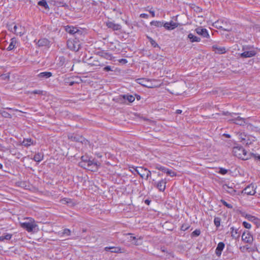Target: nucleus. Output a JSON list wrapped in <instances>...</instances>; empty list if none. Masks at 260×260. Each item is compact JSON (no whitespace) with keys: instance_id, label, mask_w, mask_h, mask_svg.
<instances>
[{"instance_id":"obj_31","label":"nucleus","mask_w":260,"mask_h":260,"mask_svg":"<svg viewBox=\"0 0 260 260\" xmlns=\"http://www.w3.org/2000/svg\"><path fill=\"white\" fill-rule=\"evenodd\" d=\"M150 24L156 27H161L164 25L163 22L158 21H152L150 22Z\"/></svg>"},{"instance_id":"obj_11","label":"nucleus","mask_w":260,"mask_h":260,"mask_svg":"<svg viewBox=\"0 0 260 260\" xmlns=\"http://www.w3.org/2000/svg\"><path fill=\"white\" fill-rule=\"evenodd\" d=\"M163 26L167 30H173L178 26V23L173 21L165 22Z\"/></svg>"},{"instance_id":"obj_14","label":"nucleus","mask_w":260,"mask_h":260,"mask_svg":"<svg viewBox=\"0 0 260 260\" xmlns=\"http://www.w3.org/2000/svg\"><path fill=\"white\" fill-rule=\"evenodd\" d=\"M243 216L247 219L249 221L252 222L256 224L259 223V220L258 218L253 215L244 213L243 214Z\"/></svg>"},{"instance_id":"obj_43","label":"nucleus","mask_w":260,"mask_h":260,"mask_svg":"<svg viewBox=\"0 0 260 260\" xmlns=\"http://www.w3.org/2000/svg\"><path fill=\"white\" fill-rule=\"evenodd\" d=\"M214 222L215 225L218 227L220 225V219L218 217H216L214 218Z\"/></svg>"},{"instance_id":"obj_55","label":"nucleus","mask_w":260,"mask_h":260,"mask_svg":"<svg viewBox=\"0 0 260 260\" xmlns=\"http://www.w3.org/2000/svg\"><path fill=\"white\" fill-rule=\"evenodd\" d=\"M182 112V110H176V113L177 114H180Z\"/></svg>"},{"instance_id":"obj_4","label":"nucleus","mask_w":260,"mask_h":260,"mask_svg":"<svg viewBox=\"0 0 260 260\" xmlns=\"http://www.w3.org/2000/svg\"><path fill=\"white\" fill-rule=\"evenodd\" d=\"M11 31L17 35L22 36L26 33L25 28L20 24H15L13 27L10 28Z\"/></svg>"},{"instance_id":"obj_18","label":"nucleus","mask_w":260,"mask_h":260,"mask_svg":"<svg viewBox=\"0 0 260 260\" xmlns=\"http://www.w3.org/2000/svg\"><path fill=\"white\" fill-rule=\"evenodd\" d=\"M212 48L215 53L218 54H223L226 52V49L223 47L218 46L217 45H213L212 46Z\"/></svg>"},{"instance_id":"obj_34","label":"nucleus","mask_w":260,"mask_h":260,"mask_svg":"<svg viewBox=\"0 0 260 260\" xmlns=\"http://www.w3.org/2000/svg\"><path fill=\"white\" fill-rule=\"evenodd\" d=\"M58 60H59V62L57 63V64L59 67L62 66L65 63V61H66L65 58L63 57H59Z\"/></svg>"},{"instance_id":"obj_36","label":"nucleus","mask_w":260,"mask_h":260,"mask_svg":"<svg viewBox=\"0 0 260 260\" xmlns=\"http://www.w3.org/2000/svg\"><path fill=\"white\" fill-rule=\"evenodd\" d=\"M61 203L62 204H68L72 203L71 199L68 198H64L61 200Z\"/></svg>"},{"instance_id":"obj_26","label":"nucleus","mask_w":260,"mask_h":260,"mask_svg":"<svg viewBox=\"0 0 260 260\" xmlns=\"http://www.w3.org/2000/svg\"><path fill=\"white\" fill-rule=\"evenodd\" d=\"M37 44L39 46H46L49 45V41L46 39H41L38 41Z\"/></svg>"},{"instance_id":"obj_23","label":"nucleus","mask_w":260,"mask_h":260,"mask_svg":"<svg viewBox=\"0 0 260 260\" xmlns=\"http://www.w3.org/2000/svg\"><path fill=\"white\" fill-rule=\"evenodd\" d=\"M66 30L67 32L70 34H75L77 33L79 30L77 28L73 27V26H66Z\"/></svg>"},{"instance_id":"obj_60","label":"nucleus","mask_w":260,"mask_h":260,"mask_svg":"<svg viewBox=\"0 0 260 260\" xmlns=\"http://www.w3.org/2000/svg\"><path fill=\"white\" fill-rule=\"evenodd\" d=\"M187 228H185V227H183V226H182V229L183 230H186Z\"/></svg>"},{"instance_id":"obj_57","label":"nucleus","mask_w":260,"mask_h":260,"mask_svg":"<svg viewBox=\"0 0 260 260\" xmlns=\"http://www.w3.org/2000/svg\"><path fill=\"white\" fill-rule=\"evenodd\" d=\"M3 166L2 164L0 163V169H3Z\"/></svg>"},{"instance_id":"obj_7","label":"nucleus","mask_w":260,"mask_h":260,"mask_svg":"<svg viewBox=\"0 0 260 260\" xmlns=\"http://www.w3.org/2000/svg\"><path fill=\"white\" fill-rule=\"evenodd\" d=\"M213 26L217 28H221L224 30L229 31L231 28L228 26L226 21L223 20H218L213 23Z\"/></svg>"},{"instance_id":"obj_16","label":"nucleus","mask_w":260,"mask_h":260,"mask_svg":"<svg viewBox=\"0 0 260 260\" xmlns=\"http://www.w3.org/2000/svg\"><path fill=\"white\" fill-rule=\"evenodd\" d=\"M106 25L109 28H111L114 30H118L121 29V25L119 24L115 23L114 22L108 21L106 22Z\"/></svg>"},{"instance_id":"obj_12","label":"nucleus","mask_w":260,"mask_h":260,"mask_svg":"<svg viewBox=\"0 0 260 260\" xmlns=\"http://www.w3.org/2000/svg\"><path fill=\"white\" fill-rule=\"evenodd\" d=\"M99 166H100V163L89 161L87 162L86 169L91 171H94L97 170Z\"/></svg>"},{"instance_id":"obj_39","label":"nucleus","mask_w":260,"mask_h":260,"mask_svg":"<svg viewBox=\"0 0 260 260\" xmlns=\"http://www.w3.org/2000/svg\"><path fill=\"white\" fill-rule=\"evenodd\" d=\"M145 179L147 180L148 178L151 176V172L148 170V169H146V171H145Z\"/></svg>"},{"instance_id":"obj_41","label":"nucleus","mask_w":260,"mask_h":260,"mask_svg":"<svg viewBox=\"0 0 260 260\" xmlns=\"http://www.w3.org/2000/svg\"><path fill=\"white\" fill-rule=\"evenodd\" d=\"M231 234L232 237H235L236 235L237 234V230L235 229L234 227H232L231 228Z\"/></svg>"},{"instance_id":"obj_24","label":"nucleus","mask_w":260,"mask_h":260,"mask_svg":"<svg viewBox=\"0 0 260 260\" xmlns=\"http://www.w3.org/2000/svg\"><path fill=\"white\" fill-rule=\"evenodd\" d=\"M106 251L111 250L112 252L114 253H121V249L119 247H106L105 248Z\"/></svg>"},{"instance_id":"obj_8","label":"nucleus","mask_w":260,"mask_h":260,"mask_svg":"<svg viewBox=\"0 0 260 260\" xmlns=\"http://www.w3.org/2000/svg\"><path fill=\"white\" fill-rule=\"evenodd\" d=\"M127 235H129L128 238L129 241L131 242L133 244L135 245H140L142 244V238L139 237L137 238L136 237L133 236L132 234H127Z\"/></svg>"},{"instance_id":"obj_6","label":"nucleus","mask_w":260,"mask_h":260,"mask_svg":"<svg viewBox=\"0 0 260 260\" xmlns=\"http://www.w3.org/2000/svg\"><path fill=\"white\" fill-rule=\"evenodd\" d=\"M139 83L142 85L148 88H155L159 86L158 85L155 84L154 82L156 81L155 80H147L145 79H139Z\"/></svg>"},{"instance_id":"obj_2","label":"nucleus","mask_w":260,"mask_h":260,"mask_svg":"<svg viewBox=\"0 0 260 260\" xmlns=\"http://www.w3.org/2000/svg\"><path fill=\"white\" fill-rule=\"evenodd\" d=\"M226 116V119L231 122L238 124L240 125H244L245 123V119L238 115L236 113H230L226 112L225 114Z\"/></svg>"},{"instance_id":"obj_61","label":"nucleus","mask_w":260,"mask_h":260,"mask_svg":"<svg viewBox=\"0 0 260 260\" xmlns=\"http://www.w3.org/2000/svg\"><path fill=\"white\" fill-rule=\"evenodd\" d=\"M187 228H185V227H183V226H182V229L183 230H186Z\"/></svg>"},{"instance_id":"obj_19","label":"nucleus","mask_w":260,"mask_h":260,"mask_svg":"<svg viewBox=\"0 0 260 260\" xmlns=\"http://www.w3.org/2000/svg\"><path fill=\"white\" fill-rule=\"evenodd\" d=\"M224 247V244L223 242H219L216 248V254L217 256H220L221 251Z\"/></svg>"},{"instance_id":"obj_44","label":"nucleus","mask_w":260,"mask_h":260,"mask_svg":"<svg viewBox=\"0 0 260 260\" xmlns=\"http://www.w3.org/2000/svg\"><path fill=\"white\" fill-rule=\"evenodd\" d=\"M1 114L2 115V116L3 117H7V118H10L11 117V115L8 113V112L5 111H3L1 112Z\"/></svg>"},{"instance_id":"obj_13","label":"nucleus","mask_w":260,"mask_h":260,"mask_svg":"<svg viewBox=\"0 0 260 260\" xmlns=\"http://www.w3.org/2000/svg\"><path fill=\"white\" fill-rule=\"evenodd\" d=\"M243 192L247 195H254L256 192L255 186L252 184L248 185L244 189Z\"/></svg>"},{"instance_id":"obj_50","label":"nucleus","mask_w":260,"mask_h":260,"mask_svg":"<svg viewBox=\"0 0 260 260\" xmlns=\"http://www.w3.org/2000/svg\"><path fill=\"white\" fill-rule=\"evenodd\" d=\"M105 57L109 60L112 59V56L109 54H106L105 55Z\"/></svg>"},{"instance_id":"obj_37","label":"nucleus","mask_w":260,"mask_h":260,"mask_svg":"<svg viewBox=\"0 0 260 260\" xmlns=\"http://www.w3.org/2000/svg\"><path fill=\"white\" fill-rule=\"evenodd\" d=\"M155 168L157 170H160L165 173L166 172V171L167 170L168 168H166L164 167L161 166L160 165H156L155 167Z\"/></svg>"},{"instance_id":"obj_30","label":"nucleus","mask_w":260,"mask_h":260,"mask_svg":"<svg viewBox=\"0 0 260 260\" xmlns=\"http://www.w3.org/2000/svg\"><path fill=\"white\" fill-rule=\"evenodd\" d=\"M12 238V235L10 234H6L5 235L0 236V241H3L5 240H10Z\"/></svg>"},{"instance_id":"obj_46","label":"nucleus","mask_w":260,"mask_h":260,"mask_svg":"<svg viewBox=\"0 0 260 260\" xmlns=\"http://www.w3.org/2000/svg\"><path fill=\"white\" fill-rule=\"evenodd\" d=\"M71 233V231L69 229H66L63 230V234H66L67 235H70Z\"/></svg>"},{"instance_id":"obj_22","label":"nucleus","mask_w":260,"mask_h":260,"mask_svg":"<svg viewBox=\"0 0 260 260\" xmlns=\"http://www.w3.org/2000/svg\"><path fill=\"white\" fill-rule=\"evenodd\" d=\"M38 77L41 79H47L52 76V73L49 72H44L39 74Z\"/></svg>"},{"instance_id":"obj_59","label":"nucleus","mask_w":260,"mask_h":260,"mask_svg":"<svg viewBox=\"0 0 260 260\" xmlns=\"http://www.w3.org/2000/svg\"><path fill=\"white\" fill-rule=\"evenodd\" d=\"M137 98L138 100H140V96L139 95H138Z\"/></svg>"},{"instance_id":"obj_58","label":"nucleus","mask_w":260,"mask_h":260,"mask_svg":"<svg viewBox=\"0 0 260 260\" xmlns=\"http://www.w3.org/2000/svg\"><path fill=\"white\" fill-rule=\"evenodd\" d=\"M73 84H74V82H70V85H73Z\"/></svg>"},{"instance_id":"obj_32","label":"nucleus","mask_w":260,"mask_h":260,"mask_svg":"<svg viewBox=\"0 0 260 260\" xmlns=\"http://www.w3.org/2000/svg\"><path fill=\"white\" fill-rule=\"evenodd\" d=\"M224 188L231 194H234L236 192V191L233 188L229 187L228 185H225L224 186Z\"/></svg>"},{"instance_id":"obj_51","label":"nucleus","mask_w":260,"mask_h":260,"mask_svg":"<svg viewBox=\"0 0 260 260\" xmlns=\"http://www.w3.org/2000/svg\"><path fill=\"white\" fill-rule=\"evenodd\" d=\"M32 93L34 94H41L42 93V91L36 90L33 91Z\"/></svg>"},{"instance_id":"obj_47","label":"nucleus","mask_w":260,"mask_h":260,"mask_svg":"<svg viewBox=\"0 0 260 260\" xmlns=\"http://www.w3.org/2000/svg\"><path fill=\"white\" fill-rule=\"evenodd\" d=\"M200 231L199 230H196L192 232V234L197 236H199L200 234Z\"/></svg>"},{"instance_id":"obj_10","label":"nucleus","mask_w":260,"mask_h":260,"mask_svg":"<svg viewBox=\"0 0 260 260\" xmlns=\"http://www.w3.org/2000/svg\"><path fill=\"white\" fill-rule=\"evenodd\" d=\"M196 32L199 35L206 38H209L210 36L208 30L202 27H198L195 29Z\"/></svg>"},{"instance_id":"obj_62","label":"nucleus","mask_w":260,"mask_h":260,"mask_svg":"<svg viewBox=\"0 0 260 260\" xmlns=\"http://www.w3.org/2000/svg\"><path fill=\"white\" fill-rule=\"evenodd\" d=\"M8 109H9V110H12V108H8ZM13 110H14V111H17V110H15V109H13Z\"/></svg>"},{"instance_id":"obj_28","label":"nucleus","mask_w":260,"mask_h":260,"mask_svg":"<svg viewBox=\"0 0 260 260\" xmlns=\"http://www.w3.org/2000/svg\"><path fill=\"white\" fill-rule=\"evenodd\" d=\"M43 158V155L41 153H38L35 155L34 159L36 161L40 162Z\"/></svg>"},{"instance_id":"obj_52","label":"nucleus","mask_w":260,"mask_h":260,"mask_svg":"<svg viewBox=\"0 0 260 260\" xmlns=\"http://www.w3.org/2000/svg\"><path fill=\"white\" fill-rule=\"evenodd\" d=\"M140 17L141 18H148V15L146 14H145V13H143V14H141L140 15Z\"/></svg>"},{"instance_id":"obj_20","label":"nucleus","mask_w":260,"mask_h":260,"mask_svg":"<svg viewBox=\"0 0 260 260\" xmlns=\"http://www.w3.org/2000/svg\"><path fill=\"white\" fill-rule=\"evenodd\" d=\"M18 44V42L16 38H13L11 39V42L7 48V49L9 51L13 50L15 48Z\"/></svg>"},{"instance_id":"obj_56","label":"nucleus","mask_w":260,"mask_h":260,"mask_svg":"<svg viewBox=\"0 0 260 260\" xmlns=\"http://www.w3.org/2000/svg\"><path fill=\"white\" fill-rule=\"evenodd\" d=\"M150 13H151L152 17H154L155 16V13H154V11H150Z\"/></svg>"},{"instance_id":"obj_48","label":"nucleus","mask_w":260,"mask_h":260,"mask_svg":"<svg viewBox=\"0 0 260 260\" xmlns=\"http://www.w3.org/2000/svg\"><path fill=\"white\" fill-rule=\"evenodd\" d=\"M219 173L221 174L224 175L227 173V170L225 169L221 168L220 169Z\"/></svg>"},{"instance_id":"obj_33","label":"nucleus","mask_w":260,"mask_h":260,"mask_svg":"<svg viewBox=\"0 0 260 260\" xmlns=\"http://www.w3.org/2000/svg\"><path fill=\"white\" fill-rule=\"evenodd\" d=\"M89 65L91 66H103V64H101L98 60H94L92 62L89 63Z\"/></svg>"},{"instance_id":"obj_54","label":"nucleus","mask_w":260,"mask_h":260,"mask_svg":"<svg viewBox=\"0 0 260 260\" xmlns=\"http://www.w3.org/2000/svg\"><path fill=\"white\" fill-rule=\"evenodd\" d=\"M254 157L255 158L257 159L260 160V155L257 154H254Z\"/></svg>"},{"instance_id":"obj_29","label":"nucleus","mask_w":260,"mask_h":260,"mask_svg":"<svg viewBox=\"0 0 260 260\" xmlns=\"http://www.w3.org/2000/svg\"><path fill=\"white\" fill-rule=\"evenodd\" d=\"M124 99H126L129 102L132 103L135 101V97L132 95H124L123 96Z\"/></svg>"},{"instance_id":"obj_25","label":"nucleus","mask_w":260,"mask_h":260,"mask_svg":"<svg viewBox=\"0 0 260 260\" xmlns=\"http://www.w3.org/2000/svg\"><path fill=\"white\" fill-rule=\"evenodd\" d=\"M188 38L189 39L191 42H199L201 41V39L193 34L190 33L188 35Z\"/></svg>"},{"instance_id":"obj_3","label":"nucleus","mask_w":260,"mask_h":260,"mask_svg":"<svg viewBox=\"0 0 260 260\" xmlns=\"http://www.w3.org/2000/svg\"><path fill=\"white\" fill-rule=\"evenodd\" d=\"M233 153L235 156L242 159L246 160L249 158L247 151L241 147H234Z\"/></svg>"},{"instance_id":"obj_21","label":"nucleus","mask_w":260,"mask_h":260,"mask_svg":"<svg viewBox=\"0 0 260 260\" xmlns=\"http://www.w3.org/2000/svg\"><path fill=\"white\" fill-rule=\"evenodd\" d=\"M146 168L143 167H137L135 169V171L141 176L142 178H145V173Z\"/></svg>"},{"instance_id":"obj_53","label":"nucleus","mask_w":260,"mask_h":260,"mask_svg":"<svg viewBox=\"0 0 260 260\" xmlns=\"http://www.w3.org/2000/svg\"><path fill=\"white\" fill-rule=\"evenodd\" d=\"M119 62L122 63H126L127 62V60L125 59H121L119 60Z\"/></svg>"},{"instance_id":"obj_63","label":"nucleus","mask_w":260,"mask_h":260,"mask_svg":"<svg viewBox=\"0 0 260 260\" xmlns=\"http://www.w3.org/2000/svg\"><path fill=\"white\" fill-rule=\"evenodd\" d=\"M226 136L228 138H230V135L227 134V135H226Z\"/></svg>"},{"instance_id":"obj_40","label":"nucleus","mask_w":260,"mask_h":260,"mask_svg":"<svg viewBox=\"0 0 260 260\" xmlns=\"http://www.w3.org/2000/svg\"><path fill=\"white\" fill-rule=\"evenodd\" d=\"M221 202L223 204V205L225 206L228 208H230V209H232L233 208V206L231 204L228 203L225 201H224L223 200H221Z\"/></svg>"},{"instance_id":"obj_35","label":"nucleus","mask_w":260,"mask_h":260,"mask_svg":"<svg viewBox=\"0 0 260 260\" xmlns=\"http://www.w3.org/2000/svg\"><path fill=\"white\" fill-rule=\"evenodd\" d=\"M38 5L43 6L45 8H47L48 7V4L47 2L45 0L40 1L38 2Z\"/></svg>"},{"instance_id":"obj_17","label":"nucleus","mask_w":260,"mask_h":260,"mask_svg":"<svg viewBox=\"0 0 260 260\" xmlns=\"http://www.w3.org/2000/svg\"><path fill=\"white\" fill-rule=\"evenodd\" d=\"M256 51L254 50L245 51L240 54L241 57L247 58L254 56L256 54Z\"/></svg>"},{"instance_id":"obj_15","label":"nucleus","mask_w":260,"mask_h":260,"mask_svg":"<svg viewBox=\"0 0 260 260\" xmlns=\"http://www.w3.org/2000/svg\"><path fill=\"white\" fill-rule=\"evenodd\" d=\"M167 184V180L164 179H161L158 182L155 184L156 187L159 189L160 191H164L165 190Z\"/></svg>"},{"instance_id":"obj_45","label":"nucleus","mask_w":260,"mask_h":260,"mask_svg":"<svg viewBox=\"0 0 260 260\" xmlns=\"http://www.w3.org/2000/svg\"><path fill=\"white\" fill-rule=\"evenodd\" d=\"M243 225L244 226V228H245L246 229H250L251 227V224L250 223L246 222V221H243Z\"/></svg>"},{"instance_id":"obj_9","label":"nucleus","mask_w":260,"mask_h":260,"mask_svg":"<svg viewBox=\"0 0 260 260\" xmlns=\"http://www.w3.org/2000/svg\"><path fill=\"white\" fill-rule=\"evenodd\" d=\"M242 240L247 243H251L253 240V236L248 231L245 232L242 235Z\"/></svg>"},{"instance_id":"obj_1","label":"nucleus","mask_w":260,"mask_h":260,"mask_svg":"<svg viewBox=\"0 0 260 260\" xmlns=\"http://www.w3.org/2000/svg\"><path fill=\"white\" fill-rule=\"evenodd\" d=\"M24 220L23 222H20V224L21 228L28 232H32L37 226L35 220L31 218H27L24 219Z\"/></svg>"},{"instance_id":"obj_42","label":"nucleus","mask_w":260,"mask_h":260,"mask_svg":"<svg viewBox=\"0 0 260 260\" xmlns=\"http://www.w3.org/2000/svg\"><path fill=\"white\" fill-rule=\"evenodd\" d=\"M147 38L152 46H153L154 47H156L158 46L157 43L155 42V41L153 40L151 38L149 37H148Z\"/></svg>"},{"instance_id":"obj_5","label":"nucleus","mask_w":260,"mask_h":260,"mask_svg":"<svg viewBox=\"0 0 260 260\" xmlns=\"http://www.w3.org/2000/svg\"><path fill=\"white\" fill-rule=\"evenodd\" d=\"M67 46L70 50L77 51L80 48V44L76 39L69 40L67 41Z\"/></svg>"},{"instance_id":"obj_38","label":"nucleus","mask_w":260,"mask_h":260,"mask_svg":"<svg viewBox=\"0 0 260 260\" xmlns=\"http://www.w3.org/2000/svg\"><path fill=\"white\" fill-rule=\"evenodd\" d=\"M166 173H167L168 175H170L171 177H174L176 176V173L172 170H170L169 169H167Z\"/></svg>"},{"instance_id":"obj_49","label":"nucleus","mask_w":260,"mask_h":260,"mask_svg":"<svg viewBox=\"0 0 260 260\" xmlns=\"http://www.w3.org/2000/svg\"><path fill=\"white\" fill-rule=\"evenodd\" d=\"M105 71H107V72H108V71H112L111 68L110 66H106V67H105L103 69Z\"/></svg>"},{"instance_id":"obj_27","label":"nucleus","mask_w":260,"mask_h":260,"mask_svg":"<svg viewBox=\"0 0 260 260\" xmlns=\"http://www.w3.org/2000/svg\"><path fill=\"white\" fill-rule=\"evenodd\" d=\"M22 144L25 147H28L31 145H33V141L31 139H25L22 142Z\"/></svg>"}]
</instances>
